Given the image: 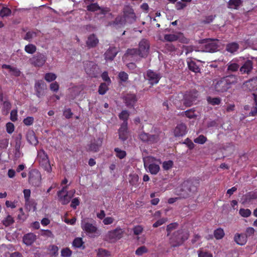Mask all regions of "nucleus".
<instances>
[{"label":"nucleus","mask_w":257,"mask_h":257,"mask_svg":"<svg viewBox=\"0 0 257 257\" xmlns=\"http://www.w3.org/2000/svg\"><path fill=\"white\" fill-rule=\"evenodd\" d=\"M2 68L4 69H7L9 70L10 72H11L12 75H14L16 76H20L21 74V72L18 69L15 67H12L10 65L5 64L2 66Z\"/></svg>","instance_id":"nucleus-32"},{"label":"nucleus","mask_w":257,"mask_h":257,"mask_svg":"<svg viewBox=\"0 0 257 257\" xmlns=\"http://www.w3.org/2000/svg\"><path fill=\"white\" fill-rule=\"evenodd\" d=\"M36 239V235L33 233H30L24 236L23 240L25 244L27 245H30L35 241Z\"/></svg>","instance_id":"nucleus-28"},{"label":"nucleus","mask_w":257,"mask_h":257,"mask_svg":"<svg viewBox=\"0 0 257 257\" xmlns=\"http://www.w3.org/2000/svg\"><path fill=\"white\" fill-rule=\"evenodd\" d=\"M198 257H213L212 254L208 252L204 251L202 250H199L197 251Z\"/></svg>","instance_id":"nucleus-60"},{"label":"nucleus","mask_w":257,"mask_h":257,"mask_svg":"<svg viewBox=\"0 0 257 257\" xmlns=\"http://www.w3.org/2000/svg\"><path fill=\"white\" fill-rule=\"evenodd\" d=\"M139 55V51L136 49H128L125 54V57H134Z\"/></svg>","instance_id":"nucleus-47"},{"label":"nucleus","mask_w":257,"mask_h":257,"mask_svg":"<svg viewBox=\"0 0 257 257\" xmlns=\"http://www.w3.org/2000/svg\"><path fill=\"white\" fill-rule=\"evenodd\" d=\"M150 44L146 39H142L139 44V55L142 57H146L149 53Z\"/></svg>","instance_id":"nucleus-12"},{"label":"nucleus","mask_w":257,"mask_h":257,"mask_svg":"<svg viewBox=\"0 0 257 257\" xmlns=\"http://www.w3.org/2000/svg\"><path fill=\"white\" fill-rule=\"evenodd\" d=\"M207 100L209 104L212 105H219L221 102V99L219 97H211L209 96L207 97Z\"/></svg>","instance_id":"nucleus-39"},{"label":"nucleus","mask_w":257,"mask_h":257,"mask_svg":"<svg viewBox=\"0 0 257 257\" xmlns=\"http://www.w3.org/2000/svg\"><path fill=\"white\" fill-rule=\"evenodd\" d=\"M173 165V162L171 160L164 161L163 163L162 167L164 170H168L171 169Z\"/></svg>","instance_id":"nucleus-51"},{"label":"nucleus","mask_w":257,"mask_h":257,"mask_svg":"<svg viewBox=\"0 0 257 257\" xmlns=\"http://www.w3.org/2000/svg\"><path fill=\"white\" fill-rule=\"evenodd\" d=\"M14 222V219L13 217L8 215L6 218H5L2 221V223L6 227L9 226L12 224H13Z\"/></svg>","instance_id":"nucleus-36"},{"label":"nucleus","mask_w":257,"mask_h":257,"mask_svg":"<svg viewBox=\"0 0 257 257\" xmlns=\"http://www.w3.org/2000/svg\"><path fill=\"white\" fill-rule=\"evenodd\" d=\"M114 151L116 153V157L120 159L124 158L126 156L125 152L118 148H115Z\"/></svg>","instance_id":"nucleus-50"},{"label":"nucleus","mask_w":257,"mask_h":257,"mask_svg":"<svg viewBox=\"0 0 257 257\" xmlns=\"http://www.w3.org/2000/svg\"><path fill=\"white\" fill-rule=\"evenodd\" d=\"M177 40H179L180 42L184 43L188 42V40L180 33L166 34L164 36V39L162 40L163 42H173Z\"/></svg>","instance_id":"nucleus-9"},{"label":"nucleus","mask_w":257,"mask_h":257,"mask_svg":"<svg viewBox=\"0 0 257 257\" xmlns=\"http://www.w3.org/2000/svg\"><path fill=\"white\" fill-rule=\"evenodd\" d=\"M238 49V45L236 43L229 44L226 46V50L231 53L236 52Z\"/></svg>","instance_id":"nucleus-35"},{"label":"nucleus","mask_w":257,"mask_h":257,"mask_svg":"<svg viewBox=\"0 0 257 257\" xmlns=\"http://www.w3.org/2000/svg\"><path fill=\"white\" fill-rule=\"evenodd\" d=\"M11 107L10 103L5 101L4 102V106L3 109V113L5 115H7L9 113V111Z\"/></svg>","instance_id":"nucleus-53"},{"label":"nucleus","mask_w":257,"mask_h":257,"mask_svg":"<svg viewBox=\"0 0 257 257\" xmlns=\"http://www.w3.org/2000/svg\"><path fill=\"white\" fill-rule=\"evenodd\" d=\"M24 197L25 199V202H26V204L27 206L30 203H31L33 205V211H35L36 210V203L33 201L30 200V197L31 195V191L30 189H25L24 190Z\"/></svg>","instance_id":"nucleus-26"},{"label":"nucleus","mask_w":257,"mask_h":257,"mask_svg":"<svg viewBox=\"0 0 257 257\" xmlns=\"http://www.w3.org/2000/svg\"><path fill=\"white\" fill-rule=\"evenodd\" d=\"M30 61L36 67H42L46 61V57L42 54H38L33 56Z\"/></svg>","instance_id":"nucleus-14"},{"label":"nucleus","mask_w":257,"mask_h":257,"mask_svg":"<svg viewBox=\"0 0 257 257\" xmlns=\"http://www.w3.org/2000/svg\"><path fill=\"white\" fill-rule=\"evenodd\" d=\"M14 130L15 126L13 123L9 122L6 124V130L8 134H12L14 131Z\"/></svg>","instance_id":"nucleus-63"},{"label":"nucleus","mask_w":257,"mask_h":257,"mask_svg":"<svg viewBox=\"0 0 257 257\" xmlns=\"http://www.w3.org/2000/svg\"><path fill=\"white\" fill-rule=\"evenodd\" d=\"M98 43V40L94 35H90L86 41V45L89 48H92L95 47Z\"/></svg>","instance_id":"nucleus-29"},{"label":"nucleus","mask_w":257,"mask_h":257,"mask_svg":"<svg viewBox=\"0 0 257 257\" xmlns=\"http://www.w3.org/2000/svg\"><path fill=\"white\" fill-rule=\"evenodd\" d=\"M97 255L98 257H108L110 253L105 249L100 248L98 250Z\"/></svg>","instance_id":"nucleus-55"},{"label":"nucleus","mask_w":257,"mask_h":257,"mask_svg":"<svg viewBox=\"0 0 257 257\" xmlns=\"http://www.w3.org/2000/svg\"><path fill=\"white\" fill-rule=\"evenodd\" d=\"M101 143L102 141L100 140H99L97 142H94L92 143L89 146V150L94 152L98 151L101 145Z\"/></svg>","instance_id":"nucleus-34"},{"label":"nucleus","mask_w":257,"mask_h":257,"mask_svg":"<svg viewBox=\"0 0 257 257\" xmlns=\"http://www.w3.org/2000/svg\"><path fill=\"white\" fill-rule=\"evenodd\" d=\"M129 116L128 112L126 110H123L119 115V117L120 119L123 120V122H127V119Z\"/></svg>","instance_id":"nucleus-58"},{"label":"nucleus","mask_w":257,"mask_h":257,"mask_svg":"<svg viewBox=\"0 0 257 257\" xmlns=\"http://www.w3.org/2000/svg\"><path fill=\"white\" fill-rule=\"evenodd\" d=\"M144 166L147 171L153 175H156L160 170L159 165L155 163L148 164L146 162H145Z\"/></svg>","instance_id":"nucleus-19"},{"label":"nucleus","mask_w":257,"mask_h":257,"mask_svg":"<svg viewBox=\"0 0 257 257\" xmlns=\"http://www.w3.org/2000/svg\"><path fill=\"white\" fill-rule=\"evenodd\" d=\"M197 97L198 93L196 91L188 92L185 94L183 99L181 100V103H183V105L180 104L178 101H175V104L179 108L184 109V106L189 107L193 104H195Z\"/></svg>","instance_id":"nucleus-3"},{"label":"nucleus","mask_w":257,"mask_h":257,"mask_svg":"<svg viewBox=\"0 0 257 257\" xmlns=\"http://www.w3.org/2000/svg\"><path fill=\"white\" fill-rule=\"evenodd\" d=\"M170 242L173 246H177L182 244L188 238V233L184 229H179L174 232L170 235Z\"/></svg>","instance_id":"nucleus-2"},{"label":"nucleus","mask_w":257,"mask_h":257,"mask_svg":"<svg viewBox=\"0 0 257 257\" xmlns=\"http://www.w3.org/2000/svg\"><path fill=\"white\" fill-rule=\"evenodd\" d=\"M246 201H250L251 200L257 198V192H252L248 193L245 196Z\"/></svg>","instance_id":"nucleus-57"},{"label":"nucleus","mask_w":257,"mask_h":257,"mask_svg":"<svg viewBox=\"0 0 257 257\" xmlns=\"http://www.w3.org/2000/svg\"><path fill=\"white\" fill-rule=\"evenodd\" d=\"M185 115L189 118H194L196 117L197 114L195 112L194 109H190L185 111L184 112Z\"/></svg>","instance_id":"nucleus-49"},{"label":"nucleus","mask_w":257,"mask_h":257,"mask_svg":"<svg viewBox=\"0 0 257 257\" xmlns=\"http://www.w3.org/2000/svg\"><path fill=\"white\" fill-rule=\"evenodd\" d=\"M61 253L63 257H70L72 254V251L68 248H65L61 250Z\"/></svg>","instance_id":"nucleus-62"},{"label":"nucleus","mask_w":257,"mask_h":257,"mask_svg":"<svg viewBox=\"0 0 257 257\" xmlns=\"http://www.w3.org/2000/svg\"><path fill=\"white\" fill-rule=\"evenodd\" d=\"M225 82H226V84H227L229 88L230 87L231 84L235 83L237 81V78L236 76L234 75H230L224 77L223 78Z\"/></svg>","instance_id":"nucleus-31"},{"label":"nucleus","mask_w":257,"mask_h":257,"mask_svg":"<svg viewBox=\"0 0 257 257\" xmlns=\"http://www.w3.org/2000/svg\"><path fill=\"white\" fill-rule=\"evenodd\" d=\"M187 126L184 123L178 124L174 131V136L177 137H182L187 133Z\"/></svg>","instance_id":"nucleus-18"},{"label":"nucleus","mask_w":257,"mask_h":257,"mask_svg":"<svg viewBox=\"0 0 257 257\" xmlns=\"http://www.w3.org/2000/svg\"><path fill=\"white\" fill-rule=\"evenodd\" d=\"M27 139L28 141L33 145H36L38 141L36 137L35 136V133L33 131H31L28 133L27 135Z\"/></svg>","instance_id":"nucleus-30"},{"label":"nucleus","mask_w":257,"mask_h":257,"mask_svg":"<svg viewBox=\"0 0 257 257\" xmlns=\"http://www.w3.org/2000/svg\"><path fill=\"white\" fill-rule=\"evenodd\" d=\"M20 147H21V141H17L16 143L15 153V157L17 158H19L22 156L20 150Z\"/></svg>","instance_id":"nucleus-45"},{"label":"nucleus","mask_w":257,"mask_h":257,"mask_svg":"<svg viewBox=\"0 0 257 257\" xmlns=\"http://www.w3.org/2000/svg\"><path fill=\"white\" fill-rule=\"evenodd\" d=\"M57 76L53 73H47L45 75L44 78L47 82H50L55 80Z\"/></svg>","instance_id":"nucleus-46"},{"label":"nucleus","mask_w":257,"mask_h":257,"mask_svg":"<svg viewBox=\"0 0 257 257\" xmlns=\"http://www.w3.org/2000/svg\"><path fill=\"white\" fill-rule=\"evenodd\" d=\"M147 77L150 82V83L152 85L157 84L159 82L161 76L153 72V71L149 70L147 73Z\"/></svg>","instance_id":"nucleus-16"},{"label":"nucleus","mask_w":257,"mask_h":257,"mask_svg":"<svg viewBox=\"0 0 257 257\" xmlns=\"http://www.w3.org/2000/svg\"><path fill=\"white\" fill-rule=\"evenodd\" d=\"M244 87L249 91H252L257 88V77L252 78L244 84Z\"/></svg>","instance_id":"nucleus-24"},{"label":"nucleus","mask_w":257,"mask_h":257,"mask_svg":"<svg viewBox=\"0 0 257 257\" xmlns=\"http://www.w3.org/2000/svg\"><path fill=\"white\" fill-rule=\"evenodd\" d=\"M38 159H39L40 164L42 165L46 166V170L48 172H50L52 171V168L50 165L47 155L43 150H40L38 151Z\"/></svg>","instance_id":"nucleus-13"},{"label":"nucleus","mask_w":257,"mask_h":257,"mask_svg":"<svg viewBox=\"0 0 257 257\" xmlns=\"http://www.w3.org/2000/svg\"><path fill=\"white\" fill-rule=\"evenodd\" d=\"M81 228L91 237H95L99 235L97 228L93 224L86 222L85 220L82 221Z\"/></svg>","instance_id":"nucleus-6"},{"label":"nucleus","mask_w":257,"mask_h":257,"mask_svg":"<svg viewBox=\"0 0 257 257\" xmlns=\"http://www.w3.org/2000/svg\"><path fill=\"white\" fill-rule=\"evenodd\" d=\"M143 229L144 228L141 225H137L133 228L134 233L137 235H140L142 233Z\"/></svg>","instance_id":"nucleus-64"},{"label":"nucleus","mask_w":257,"mask_h":257,"mask_svg":"<svg viewBox=\"0 0 257 257\" xmlns=\"http://www.w3.org/2000/svg\"><path fill=\"white\" fill-rule=\"evenodd\" d=\"M119 138L122 141L127 138V122H123L118 130Z\"/></svg>","instance_id":"nucleus-20"},{"label":"nucleus","mask_w":257,"mask_h":257,"mask_svg":"<svg viewBox=\"0 0 257 257\" xmlns=\"http://www.w3.org/2000/svg\"><path fill=\"white\" fill-rule=\"evenodd\" d=\"M253 68L252 62L250 60L245 62L243 65L240 68V72L241 74H249Z\"/></svg>","instance_id":"nucleus-23"},{"label":"nucleus","mask_w":257,"mask_h":257,"mask_svg":"<svg viewBox=\"0 0 257 257\" xmlns=\"http://www.w3.org/2000/svg\"><path fill=\"white\" fill-rule=\"evenodd\" d=\"M130 183L132 185H135L139 180V176L137 174L132 173L129 175L128 178Z\"/></svg>","instance_id":"nucleus-43"},{"label":"nucleus","mask_w":257,"mask_h":257,"mask_svg":"<svg viewBox=\"0 0 257 257\" xmlns=\"http://www.w3.org/2000/svg\"><path fill=\"white\" fill-rule=\"evenodd\" d=\"M123 17L125 22L128 23H133L136 20V16L134 10L128 6H126L124 8Z\"/></svg>","instance_id":"nucleus-11"},{"label":"nucleus","mask_w":257,"mask_h":257,"mask_svg":"<svg viewBox=\"0 0 257 257\" xmlns=\"http://www.w3.org/2000/svg\"><path fill=\"white\" fill-rule=\"evenodd\" d=\"M124 233V230L120 227L108 231L104 235V239L109 242H115L121 239Z\"/></svg>","instance_id":"nucleus-4"},{"label":"nucleus","mask_w":257,"mask_h":257,"mask_svg":"<svg viewBox=\"0 0 257 257\" xmlns=\"http://www.w3.org/2000/svg\"><path fill=\"white\" fill-rule=\"evenodd\" d=\"M11 13V11L7 8H3L0 12V16L2 17L9 16Z\"/></svg>","instance_id":"nucleus-61"},{"label":"nucleus","mask_w":257,"mask_h":257,"mask_svg":"<svg viewBox=\"0 0 257 257\" xmlns=\"http://www.w3.org/2000/svg\"><path fill=\"white\" fill-rule=\"evenodd\" d=\"M46 87V85L43 81L38 80L35 84V90L36 92V95L40 97L43 95V90Z\"/></svg>","instance_id":"nucleus-21"},{"label":"nucleus","mask_w":257,"mask_h":257,"mask_svg":"<svg viewBox=\"0 0 257 257\" xmlns=\"http://www.w3.org/2000/svg\"><path fill=\"white\" fill-rule=\"evenodd\" d=\"M118 53L115 47H112L108 49L105 53V58L106 60H112Z\"/></svg>","instance_id":"nucleus-25"},{"label":"nucleus","mask_w":257,"mask_h":257,"mask_svg":"<svg viewBox=\"0 0 257 257\" xmlns=\"http://www.w3.org/2000/svg\"><path fill=\"white\" fill-rule=\"evenodd\" d=\"M239 214L244 217H247L251 214V211L248 209H240L239 211Z\"/></svg>","instance_id":"nucleus-56"},{"label":"nucleus","mask_w":257,"mask_h":257,"mask_svg":"<svg viewBox=\"0 0 257 257\" xmlns=\"http://www.w3.org/2000/svg\"><path fill=\"white\" fill-rule=\"evenodd\" d=\"M108 90V86L106 83H103L100 84L98 89V92L100 94L103 95L106 93Z\"/></svg>","instance_id":"nucleus-54"},{"label":"nucleus","mask_w":257,"mask_h":257,"mask_svg":"<svg viewBox=\"0 0 257 257\" xmlns=\"http://www.w3.org/2000/svg\"><path fill=\"white\" fill-rule=\"evenodd\" d=\"M203 43H207L206 51L213 52L217 49V47L214 43V41L210 39H204L202 40Z\"/></svg>","instance_id":"nucleus-27"},{"label":"nucleus","mask_w":257,"mask_h":257,"mask_svg":"<svg viewBox=\"0 0 257 257\" xmlns=\"http://www.w3.org/2000/svg\"><path fill=\"white\" fill-rule=\"evenodd\" d=\"M124 101L127 107H133L137 101L136 96L135 94H127L124 97Z\"/></svg>","instance_id":"nucleus-22"},{"label":"nucleus","mask_w":257,"mask_h":257,"mask_svg":"<svg viewBox=\"0 0 257 257\" xmlns=\"http://www.w3.org/2000/svg\"><path fill=\"white\" fill-rule=\"evenodd\" d=\"M87 9L88 11L91 12H95L97 10H100V13L103 15L106 14L110 12L109 8L106 7L101 8L96 3H93L90 5H88L87 7Z\"/></svg>","instance_id":"nucleus-17"},{"label":"nucleus","mask_w":257,"mask_h":257,"mask_svg":"<svg viewBox=\"0 0 257 257\" xmlns=\"http://www.w3.org/2000/svg\"><path fill=\"white\" fill-rule=\"evenodd\" d=\"M67 186L63 187L62 189L58 192L59 200L63 205L67 204L74 196L75 190L74 189L67 191Z\"/></svg>","instance_id":"nucleus-5"},{"label":"nucleus","mask_w":257,"mask_h":257,"mask_svg":"<svg viewBox=\"0 0 257 257\" xmlns=\"http://www.w3.org/2000/svg\"><path fill=\"white\" fill-rule=\"evenodd\" d=\"M84 69L86 73L92 77H96L99 74L98 67L92 62H86L84 64Z\"/></svg>","instance_id":"nucleus-7"},{"label":"nucleus","mask_w":257,"mask_h":257,"mask_svg":"<svg viewBox=\"0 0 257 257\" xmlns=\"http://www.w3.org/2000/svg\"><path fill=\"white\" fill-rule=\"evenodd\" d=\"M148 251L145 246H142L136 250V254L138 255H142L143 254L147 252Z\"/></svg>","instance_id":"nucleus-59"},{"label":"nucleus","mask_w":257,"mask_h":257,"mask_svg":"<svg viewBox=\"0 0 257 257\" xmlns=\"http://www.w3.org/2000/svg\"><path fill=\"white\" fill-rule=\"evenodd\" d=\"M214 87L215 91L218 92H223L227 91L229 89L227 84H226V82H225L223 78L216 81V82H214Z\"/></svg>","instance_id":"nucleus-15"},{"label":"nucleus","mask_w":257,"mask_h":257,"mask_svg":"<svg viewBox=\"0 0 257 257\" xmlns=\"http://www.w3.org/2000/svg\"><path fill=\"white\" fill-rule=\"evenodd\" d=\"M29 182L33 186H39L41 182V175L40 173L36 170H33L30 171Z\"/></svg>","instance_id":"nucleus-8"},{"label":"nucleus","mask_w":257,"mask_h":257,"mask_svg":"<svg viewBox=\"0 0 257 257\" xmlns=\"http://www.w3.org/2000/svg\"><path fill=\"white\" fill-rule=\"evenodd\" d=\"M227 70L231 72H234L238 69L239 65L236 63L230 62L227 64Z\"/></svg>","instance_id":"nucleus-48"},{"label":"nucleus","mask_w":257,"mask_h":257,"mask_svg":"<svg viewBox=\"0 0 257 257\" xmlns=\"http://www.w3.org/2000/svg\"><path fill=\"white\" fill-rule=\"evenodd\" d=\"M241 0H230L228 5L230 8L236 9L241 4Z\"/></svg>","instance_id":"nucleus-40"},{"label":"nucleus","mask_w":257,"mask_h":257,"mask_svg":"<svg viewBox=\"0 0 257 257\" xmlns=\"http://www.w3.org/2000/svg\"><path fill=\"white\" fill-rule=\"evenodd\" d=\"M207 141V138L204 136L203 135H200L197 137V138L195 139L194 140V142L195 143L198 144H204Z\"/></svg>","instance_id":"nucleus-52"},{"label":"nucleus","mask_w":257,"mask_h":257,"mask_svg":"<svg viewBox=\"0 0 257 257\" xmlns=\"http://www.w3.org/2000/svg\"><path fill=\"white\" fill-rule=\"evenodd\" d=\"M36 47L32 44L26 45L25 47V51L29 54H34L36 51Z\"/></svg>","instance_id":"nucleus-42"},{"label":"nucleus","mask_w":257,"mask_h":257,"mask_svg":"<svg viewBox=\"0 0 257 257\" xmlns=\"http://www.w3.org/2000/svg\"><path fill=\"white\" fill-rule=\"evenodd\" d=\"M188 65L189 69L195 73H198L200 71V68L196 63L192 61H188Z\"/></svg>","instance_id":"nucleus-38"},{"label":"nucleus","mask_w":257,"mask_h":257,"mask_svg":"<svg viewBox=\"0 0 257 257\" xmlns=\"http://www.w3.org/2000/svg\"><path fill=\"white\" fill-rule=\"evenodd\" d=\"M178 223H172L167 226V231L168 236L171 235V232L175 229H176L178 227Z\"/></svg>","instance_id":"nucleus-41"},{"label":"nucleus","mask_w":257,"mask_h":257,"mask_svg":"<svg viewBox=\"0 0 257 257\" xmlns=\"http://www.w3.org/2000/svg\"><path fill=\"white\" fill-rule=\"evenodd\" d=\"M235 241L239 245H243L246 242V237L243 234H237L234 236Z\"/></svg>","instance_id":"nucleus-33"},{"label":"nucleus","mask_w":257,"mask_h":257,"mask_svg":"<svg viewBox=\"0 0 257 257\" xmlns=\"http://www.w3.org/2000/svg\"><path fill=\"white\" fill-rule=\"evenodd\" d=\"M84 242L82 240V238L81 237H77L74 239L73 241L72 244L73 246L77 247V248H81L82 247L84 248L83 246Z\"/></svg>","instance_id":"nucleus-37"},{"label":"nucleus","mask_w":257,"mask_h":257,"mask_svg":"<svg viewBox=\"0 0 257 257\" xmlns=\"http://www.w3.org/2000/svg\"><path fill=\"white\" fill-rule=\"evenodd\" d=\"M199 183V180L194 179L184 181L177 191V195L184 198L193 195L197 191Z\"/></svg>","instance_id":"nucleus-1"},{"label":"nucleus","mask_w":257,"mask_h":257,"mask_svg":"<svg viewBox=\"0 0 257 257\" xmlns=\"http://www.w3.org/2000/svg\"><path fill=\"white\" fill-rule=\"evenodd\" d=\"M139 139L144 142L155 143L160 140V135H150L143 132L139 134Z\"/></svg>","instance_id":"nucleus-10"},{"label":"nucleus","mask_w":257,"mask_h":257,"mask_svg":"<svg viewBox=\"0 0 257 257\" xmlns=\"http://www.w3.org/2000/svg\"><path fill=\"white\" fill-rule=\"evenodd\" d=\"M214 235L217 239H220L224 236V232L222 229L218 228L214 232Z\"/></svg>","instance_id":"nucleus-44"}]
</instances>
